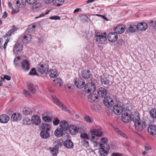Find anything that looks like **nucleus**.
Returning <instances> with one entry per match:
<instances>
[{"label":"nucleus","instance_id":"nucleus-1","mask_svg":"<svg viewBox=\"0 0 156 156\" xmlns=\"http://www.w3.org/2000/svg\"><path fill=\"white\" fill-rule=\"evenodd\" d=\"M41 127L42 130L40 133L41 136L44 139H47L50 136L49 131L50 129V126L46 124H43Z\"/></svg>","mask_w":156,"mask_h":156},{"label":"nucleus","instance_id":"nucleus-2","mask_svg":"<svg viewBox=\"0 0 156 156\" xmlns=\"http://www.w3.org/2000/svg\"><path fill=\"white\" fill-rule=\"evenodd\" d=\"M96 35L95 38L96 42L99 44H102L105 42L107 40L106 34L105 33L103 34L101 32H95Z\"/></svg>","mask_w":156,"mask_h":156},{"label":"nucleus","instance_id":"nucleus-3","mask_svg":"<svg viewBox=\"0 0 156 156\" xmlns=\"http://www.w3.org/2000/svg\"><path fill=\"white\" fill-rule=\"evenodd\" d=\"M91 139L95 140H98V137L103 135V133L100 129H93L90 131Z\"/></svg>","mask_w":156,"mask_h":156},{"label":"nucleus","instance_id":"nucleus-4","mask_svg":"<svg viewBox=\"0 0 156 156\" xmlns=\"http://www.w3.org/2000/svg\"><path fill=\"white\" fill-rule=\"evenodd\" d=\"M84 90L87 93H93L96 90V87L93 83H88L85 85Z\"/></svg>","mask_w":156,"mask_h":156},{"label":"nucleus","instance_id":"nucleus-5","mask_svg":"<svg viewBox=\"0 0 156 156\" xmlns=\"http://www.w3.org/2000/svg\"><path fill=\"white\" fill-rule=\"evenodd\" d=\"M134 125L136 129L138 131L143 130L145 127V122L141 120L135 122Z\"/></svg>","mask_w":156,"mask_h":156},{"label":"nucleus","instance_id":"nucleus-6","mask_svg":"<svg viewBox=\"0 0 156 156\" xmlns=\"http://www.w3.org/2000/svg\"><path fill=\"white\" fill-rule=\"evenodd\" d=\"M23 48V47L22 44L16 43L14 46L13 52L15 54L17 55L22 51Z\"/></svg>","mask_w":156,"mask_h":156},{"label":"nucleus","instance_id":"nucleus-7","mask_svg":"<svg viewBox=\"0 0 156 156\" xmlns=\"http://www.w3.org/2000/svg\"><path fill=\"white\" fill-rule=\"evenodd\" d=\"M51 97L54 103L58 106L63 110H67L65 105H63L60 101L55 96H51Z\"/></svg>","mask_w":156,"mask_h":156},{"label":"nucleus","instance_id":"nucleus-8","mask_svg":"<svg viewBox=\"0 0 156 156\" xmlns=\"http://www.w3.org/2000/svg\"><path fill=\"white\" fill-rule=\"evenodd\" d=\"M123 110V107L120 105H115L113 108V110L114 113L116 115L121 114Z\"/></svg>","mask_w":156,"mask_h":156},{"label":"nucleus","instance_id":"nucleus-9","mask_svg":"<svg viewBox=\"0 0 156 156\" xmlns=\"http://www.w3.org/2000/svg\"><path fill=\"white\" fill-rule=\"evenodd\" d=\"M48 67L45 65L40 63L38 66V71L41 74H46L48 72Z\"/></svg>","mask_w":156,"mask_h":156},{"label":"nucleus","instance_id":"nucleus-10","mask_svg":"<svg viewBox=\"0 0 156 156\" xmlns=\"http://www.w3.org/2000/svg\"><path fill=\"white\" fill-rule=\"evenodd\" d=\"M75 84L76 87L79 88H81L84 86L85 82L83 81L82 78L79 77L75 80Z\"/></svg>","mask_w":156,"mask_h":156},{"label":"nucleus","instance_id":"nucleus-11","mask_svg":"<svg viewBox=\"0 0 156 156\" xmlns=\"http://www.w3.org/2000/svg\"><path fill=\"white\" fill-rule=\"evenodd\" d=\"M103 101L104 105L107 107L112 106L113 104V100L110 96L106 97L104 98Z\"/></svg>","mask_w":156,"mask_h":156},{"label":"nucleus","instance_id":"nucleus-12","mask_svg":"<svg viewBox=\"0 0 156 156\" xmlns=\"http://www.w3.org/2000/svg\"><path fill=\"white\" fill-rule=\"evenodd\" d=\"M22 69L24 70H28L30 69V64L28 60L23 59L21 63Z\"/></svg>","mask_w":156,"mask_h":156},{"label":"nucleus","instance_id":"nucleus-13","mask_svg":"<svg viewBox=\"0 0 156 156\" xmlns=\"http://www.w3.org/2000/svg\"><path fill=\"white\" fill-rule=\"evenodd\" d=\"M31 120L32 124L36 126L40 124L41 122L40 117L37 115H34L32 116Z\"/></svg>","mask_w":156,"mask_h":156},{"label":"nucleus","instance_id":"nucleus-14","mask_svg":"<svg viewBox=\"0 0 156 156\" xmlns=\"http://www.w3.org/2000/svg\"><path fill=\"white\" fill-rule=\"evenodd\" d=\"M125 30V27L123 25L117 26L114 29L116 33L122 34L124 33Z\"/></svg>","mask_w":156,"mask_h":156},{"label":"nucleus","instance_id":"nucleus-15","mask_svg":"<svg viewBox=\"0 0 156 156\" xmlns=\"http://www.w3.org/2000/svg\"><path fill=\"white\" fill-rule=\"evenodd\" d=\"M130 115L127 113H124L121 115V119L124 123H128L131 120Z\"/></svg>","mask_w":156,"mask_h":156},{"label":"nucleus","instance_id":"nucleus-16","mask_svg":"<svg viewBox=\"0 0 156 156\" xmlns=\"http://www.w3.org/2000/svg\"><path fill=\"white\" fill-rule=\"evenodd\" d=\"M137 30L144 31L148 28L147 24L144 22H141L139 23L136 26Z\"/></svg>","mask_w":156,"mask_h":156},{"label":"nucleus","instance_id":"nucleus-17","mask_svg":"<svg viewBox=\"0 0 156 156\" xmlns=\"http://www.w3.org/2000/svg\"><path fill=\"white\" fill-rule=\"evenodd\" d=\"M108 40L112 42L116 41L118 38V35L116 33L112 32L109 33L108 35Z\"/></svg>","mask_w":156,"mask_h":156},{"label":"nucleus","instance_id":"nucleus-18","mask_svg":"<svg viewBox=\"0 0 156 156\" xmlns=\"http://www.w3.org/2000/svg\"><path fill=\"white\" fill-rule=\"evenodd\" d=\"M98 95L100 97H105L106 96L107 91L106 90L104 87H100L97 90Z\"/></svg>","mask_w":156,"mask_h":156},{"label":"nucleus","instance_id":"nucleus-19","mask_svg":"<svg viewBox=\"0 0 156 156\" xmlns=\"http://www.w3.org/2000/svg\"><path fill=\"white\" fill-rule=\"evenodd\" d=\"M59 126L61 129L64 131L67 130L69 128V124L66 121L63 120L59 123Z\"/></svg>","mask_w":156,"mask_h":156},{"label":"nucleus","instance_id":"nucleus-20","mask_svg":"<svg viewBox=\"0 0 156 156\" xmlns=\"http://www.w3.org/2000/svg\"><path fill=\"white\" fill-rule=\"evenodd\" d=\"M11 119L13 122H17L20 121L22 119V117L20 113H14L12 115Z\"/></svg>","mask_w":156,"mask_h":156},{"label":"nucleus","instance_id":"nucleus-21","mask_svg":"<svg viewBox=\"0 0 156 156\" xmlns=\"http://www.w3.org/2000/svg\"><path fill=\"white\" fill-rule=\"evenodd\" d=\"M98 98L97 95L94 94H91L88 97V100L89 102L91 103L95 102Z\"/></svg>","mask_w":156,"mask_h":156},{"label":"nucleus","instance_id":"nucleus-22","mask_svg":"<svg viewBox=\"0 0 156 156\" xmlns=\"http://www.w3.org/2000/svg\"><path fill=\"white\" fill-rule=\"evenodd\" d=\"M27 86L28 89L31 93L33 94L35 93L36 90V86L29 83L27 84Z\"/></svg>","mask_w":156,"mask_h":156},{"label":"nucleus","instance_id":"nucleus-23","mask_svg":"<svg viewBox=\"0 0 156 156\" xmlns=\"http://www.w3.org/2000/svg\"><path fill=\"white\" fill-rule=\"evenodd\" d=\"M148 133L151 135L156 134V126L154 125L149 126L148 128Z\"/></svg>","mask_w":156,"mask_h":156},{"label":"nucleus","instance_id":"nucleus-24","mask_svg":"<svg viewBox=\"0 0 156 156\" xmlns=\"http://www.w3.org/2000/svg\"><path fill=\"white\" fill-rule=\"evenodd\" d=\"M9 120V117L6 115H2L0 116V122L2 123H6Z\"/></svg>","mask_w":156,"mask_h":156},{"label":"nucleus","instance_id":"nucleus-25","mask_svg":"<svg viewBox=\"0 0 156 156\" xmlns=\"http://www.w3.org/2000/svg\"><path fill=\"white\" fill-rule=\"evenodd\" d=\"M31 37L30 34H26L23 36L22 41L23 43H27L31 41Z\"/></svg>","mask_w":156,"mask_h":156},{"label":"nucleus","instance_id":"nucleus-26","mask_svg":"<svg viewBox=\"0 0 156 156\" xmlns=\"http://www.w3.org/2000/svg\"><path fill=\"white\" fill-rule=\"evenodd\" d=\"M27 2L26 0H17L16 5L18 8H23L26 5Z\"/></svg>","mask_w":156,"mask_h":156},{"label":"nucleus","instance_id":"nucleus-27","mask_svg":"<svg viewBox=\"0 0 156 156\" xmlns=\"http://www.w3.org/2000/svg\"><path fill=\"white\" fill-rule=\"evenodd\" d=\"M64 0H54L53 5L55 7H60L64 4Z\"/></svg>","mask_w":156,"mask_h":156},{"label":"nucleus","instance_id":"nucleus-28","mask_svg":"<svg viewBox=\"0 0 156 156\" xmlns=\"http://www.w3.org/2000/svg\"><path fill=\"white\" fill-rule=\"evenodd\" d=\"M131 118V120L136 122L140 120L139 115L138 112H135L131 113L130 115Z\"/></svg>","mask_w":156,"mask_h":156},{"label":"nucleus","instance_id":"nucleus-29","mask_svg":"<svg viewBox=\"0 0 156 156\" xmlns=\"http://www.w3.org/2000/svg\"><path fill=\"white\" fill-rule=\"evenodd\" d=\"M48 73L50 76L52 78L56 77L58 76L57 71L55 69H50L48 71Z\"/></svg>","mask_w":156,"mask_h":156},{"label":"nucleus","instance_id":"nucleus-30","mask_svg":"<svg viewBox=\"0 0 156 156\" xmlns=\"http://www.w3.org/2000/svg\"><path fill=\"white\" fill-rule=\"evenodd\" d=\"M64 145L66 147L68 148H72L73 146V143L70 140H65Z\"/></svg>","mask_w":156,"mask_h":156},{"label":"nucleus","instance_id":"nucleus-31","mask_svg":"<svg viewBox=\"0 0 156 156\" xmlns=\"http://www.w3.org/2000/svg\"><path fill=\"white\" fill-rule=\"evenodd\" d=\"M69 129L70 133L73 135L76 134L78 131L77 127L74 125L70 126Z\"/></svg>","mask_w":156,"mask_h":156},{"label":"nucleus","instance_id":"nucleus-32","mask_svg":"<svg viewBox=\"0 0 156 156\" xmlns=\"http://www.w3.org/2000/svg\"><path fill=\"white\" fill-rule=\"evenodd\" d=\"M17 29L16 27H15L14 26H13L12 28L4 36V38H6L7 36H9L16 32Z\"/></svg>","mask_w":156,"mask_h":156},{"label":"nucleus","instance_id":"nucleus-33","mask_svg":"<svg viewBox=\"0 0 156 156\" xmlns=\"http://www.w3.org/2000/svg\"><path fill=\"white\" fill-rule=\"evenodd\" d=\"M53 83L56 86H60L62 85V81L60 78H58L53 80Z\"/></svg>","mask_w":156,"mask_h":156},{"label":"nucleus","instance_id":"nucleus-34","mask_svg":"<svg viewBox=\"0 0 156 156\" xmlns=\"http://www.w3.org/2000/svg\"><path fill=\"white\" fill-rule=\"evenodd\" d=\"M62 129H56L55 131L54 134L55 136L57 137H61L63 134V132Z\"/></svg>","mask_w":156,"mask_h":156},{"label":"nucleus","instance_id":"nucleus-35","mask_svg":"<svg viewBox=\"0 0 156 156\" xmlns=\"http://www.w3.org/2000/svg\"><path fill=\"white\" fill-rule=\"evenodd\" d=\"M101 80L103 85H107L109 84V81L107 77H102Z\"/></svg>","mask_w":156,"mask_h":156},{"label":"nucleus","instance_id":"nucleus-36","mask_svg":"<svg viewBox=\"0 0 156 156\" xmlns=\"http://www.w3.org/2000/svg\"><path fill=\"white\" fill-rule=\"evenodd\" d=\"M23 58L22 56H18L16 58L14 59V63L16 65H19L20 63L23 60Z\"/></svg>","mask_w":156,"mask_h":156},{"label":"nucleus","instance_id":"nucleus-37","mask_svg":"<svg viewBox=\"0 0 156 156\" xmlns=\"http://www.w3.org/2000/svg\"><path fill=\"white\" fill-rule=\"evenodd\" d=\"M82 76L85 79H88L90 76V74L88 71L85 70L82 73Z\"/></svg>","mask_w":156,"mask_h":156},{"label":"nucleus","instance_id":"nucleus-38","mask_svg":"<svg viewBox=\"0 0 156 156\" xmlns=\"http://www.w3.org/2000/svg\"><path fill=\"white\" fill-rule=\"evenodd\" d=\"M101 142L100 143V146L101 147V148H103V147H105V145L106 144L107 140L106 138L102 137L101 138Z\"/></svg>","mask_w":156,"mask_h":156},{"label":"nucleus","instance_id":"nucleus-39","mask_svg":"<svg viewBox=\"0 0 156 156\" xmlns=\"http://www.w3.org/2000/svg\"><path fill=\"white\" fill-rule=\"evenodd\" d=\"M63 142L62 140H58L54 142V144L56 148H58L61 147L62 144Z\"/></svg>","mask_w":156,"mask_h":156},{"label":"nucleus","instance_id":"nucleus-40","mask_svg":"<svg viewBox=\"0 0 156 156\" xmlns=\"http://www.w3.org/2000/svg\"><path fill=\"white\" fill-rule=\"evenodd\" d=\"M137 30L136 26L133 25L130 26L128 28V31L131 33L134 32Z\"/></svg>","mask_w":156,"mask_h":156},{"label":"nucleus","instance_id":"nucleus-41","mask_svg":"<svg viewBox=\"0 0 156 156\" xmlns=\"http://www.w3.org/2000/svg\"><path fill=\"white\" fill-rule=\"evenodd\" d=\"M99 151L101 156H105L107 154V151L104 148H99Z\"/></svg>","mask_w":156,"mask_h":156},{"label":"nucleus","instance_id":"nucleus-42","mask_svg":"<svg viewBox=\"0 0 156 156\" xmlns=\"http://www.w3.org/2000/svg\"><path fill=\"white\" fill-rule=\"evenodd\" d=\"M87 140L82 139L81 141V143L82 146L87 148L89 147V143Z\"/></svg>","mask_w":156,"mask_h":156},{"label":"nucleus","instance_id":"nucleus-43","mask_svg":"<svg viewBox=\"0 0 156 156\" xmlns=\"http://www.w3.org/2000/svg\"><path fill=\"white\" fill-rule=\"evenodd\" d=\"M80 137L82 139L88 140L90 136L85 133H82L80 135Z\"/></svg>","mask_w":156,"mask_h":156},{"label":"nucleus","instance_id":"nucleus-44","mask_svg":"<svg viewBox=\"0 0 156 156\" xmlns=\"http://www.w3.org/2000/svg\"><path fill=\"white\" fill-rule=\"evenodd\" d=\"M49 150L52 154L54 155H56L58 152V150L56 147H50Z\"/></svg>","mask_w":156,"mask_h":156},{"label":"nucleus","instance_id":"nucleus-45","mask_svg":"<svg viewBox=\"0 0 156 156\" xmlns=\"http://www.w3.org/2000/svg\"><path fill=\"white\" fill-rule=\"evenodd\" d=\"M116 132L119 135L122 136L124 138L127 139L128 138L125 134L120 131L118 128H116L115 129Z\"/></svg>","mask_w":156,"mask_h":156},{"label":"nucleus","instance_id":"nucleus-46","mask_svg":"<svg viewBox=\"0 0 156 156\" xmlns=\"http://www.w3.org/2000/svg\"><path fill=\"white\" fill-rule=\"evenodd\" d=\"M36 26L35 24L33 23L30 24L28 26V30L29 32L33 31L35 30Z\"/></svg>","mask_w":156,"mask_h":156},{"label":"nucleus","instance_id":"nucleus-47","mask_svg":"<svg viewBox=\"0 0 156 156\" xmlns=\"http://www.w3.org/2000/svg\"><path fill=\"white\" fill-rule=\"evenodd\" d=\"M150 114L153 118H156V109H153L150 112Z\"/></svg>","mask_w":156,"mask_h":156},{"label":"nucleus","instance_id":"nucleus-48","mask_svg":"<svg viewBox=\"0 0 156 156\" xmlns=\"http://www.w3.org/2000/svg\"><path fill=\"white\" fill-rule=\"evenodd\" d=\"M150 25L153 27L154 30L156 31V19L151 21Z\"/></svg>","mask_w":156,"mask_h":156},{"label":"nucleus","instance_id":"nucleus-49","mask_svg":"<svg viewBox=\"0 0 156 156\" xmlns=\"http://www.w3.org/2000/svg\"><path fill=\"white\" fill-rule=\"evenodd\" d=\"M32 112L30 109L29 108H25L23 111V113L26 115H28L31 114Z\"/></svg>","mask_w":156,"mask_h":156},{"label":"nucleus","instance_id":"nucleus-50","mask_svg":"<svg viewBox=\"0 0 156 156\" xmlns=\"http://www.w3.org/2000/svg\"><path fill=\"white\" fill-rule=\"evenodd\" d=\"M43 120L45 122H50L52 121V120L51 118L48 116H45L42 118Z\"/></svg>","mask_w":156,"mask_h":156},{"label":"nucleus","instance_id":"nucleus-51","mask_svg":"<svg viewBox=\"0 0 156 156\" xmlns=\"http://www.w3.org/2000/svg\"><path fill=\"white\" fill-rule=\"evenodd\" d=\"M41 4L40 3L38 2L36 3L34 5L33 8L35 10H38V9L41 8Z\"/></svg>","mask_w":156,"mask_h":156},{"label":"nucleus","instance_id":"nucleus-52","mask_svg":"<svg viewBox=\"0 0 156 156\" xmlns=\"http://www.w3.org/2000/svg\"><path fill=\"white\" fill-rule=\"evenodd\" d=\"M29 74L33 76L37 75L35 69L34 68H32L29 73Z\"/></svg>","mask_w":156,"mask_h":156},{"label":"nucleus","instance_id":"nucleus-53","mask_svg":"<svg viewBox=\"0 0 156 156\" xmlns=\"http://www.w3.org/2000/svg\"><path fill=\"white\" fill-rule=\"evenodd\" d=\"M1 79L2 81L4 82L5 79H6L7 80H10L11 79V78L10 76L8 75H3V77H2V75L1 76Z\"/></svg>","mask_w":156,"mask_h":156},{"label":"nucleus","instance_id":"nucleus-54","mask_svg":"<svg viewBox=\"0 0 156 156\" xmlns=\"http://www.w3.org/2000/svg\"><path fill=\"white\" fill-rule=\"evenodd\" d=\"M85 119L86 121L89 123H91L93 121V119L92 118L88 116H85Z\"/></svg>","mask_w":156,"mask_h":156},{"label":"nucleus","instance_id":"nucleus-55","mask_svg":"<svg viewBox=\"0 0 156 156\" xmlns=\"http://www.w3.org/2000/svg\"><path fill=\"white\" fill-rule=\"evenodd\" d=\"M92 108L96 111H97L100 109V106L98 104H96L93 105Z\"/></svg>","mask_w":156,"mask_h":156},{"label":"nucleus","instance_id":"nucleus-56","mask_svg":"<svg viewBox=\"0 0 156 156\" xmlns=\"http://www.w3.org/2000/svg\"><path fill=\"white\" fill-rule=\"evenodd\" d=\"M59 122V119L57 118H55L53 121V125L55 126H57L58 124L59 123H60Z\"/></svg>","mask_w":156,"mask_h":156},{"label":"nucleus","instance_id":"nucleus-57","mask_svg":"<svg viewBox=\"0 0 156 156\" xmlns=\"http://www.w3.org/2000/svg\"><path fill=\"white\" fill-rule=\"evenodd\" d=\"M73 87V85L71 84H69L66 86V88L67 89H68V90L69 91H71Z\"/></svg>","mask_w":156,"mask_h":156},{"label":"nucleus","instance_id":"nucleus-58","mask_svg":"<svg viewBox=\"0 0 156 156\" xmlns=\"http://www.w3.org/2000/svg\"><path fill=\"white\" fill-rule=\"evenodd\" d=\"M50 11H48L46 12L45 13H42L39 15L38 16H37L35 17V18H40L48 14L50 12Z\"/></svg>","mask_w":156,"mask_h":156},{"label":"nucleus","instance_id":"nucleus-59","mask_svg":"<svg viewBox=\"0 0 156 156\" xmlns=\"http://www.w3.org/2000/svg\"><path fill=\"white\" fill-rule=\"evenodd\" d=\"M23 93L24 95L27 97H29L30 96V93L26 90H24L23 91Z\"/></svg>","mask_w":156,"mask_h":156},{"label":"nucleus","instance_id":"nucleus-60","mask_svg":"<svg viewBox=\"0 0 156 156\" xmlns=\"http://www.w3.org/2000/svg\"><path fill=\"white\" fill-rule=\"evenodd\" d=\"M49 19L52 20H59L60 19V18L58 16H53L50 17Z\"/></svg>","mask_w":156,"mask_h":156},{"label":"nucleus","instance_id":"nucleus-61","mask_svg":"<svg viewBox=\"0 0 156 156\" xmlns=\"http://www.w3.org/2000/svg\"><path fill=\"white\" fill-rule=\"evenodd\" d=\"M19 11V9L18 8L12 9L11 11L12 14H15L18 13Z\"/></svg>","mask_w":156,"mask_h":156},{"label":"nucleus","instance_id":"nucleus-62","mask_svg":"<svg viewBox=\"0 0 156 156\" xmlns=\"http://www.w3.org/2000/svg\"><path fill=\"white\" fill-rule=\"evenodd\" d=\"M144 149L148 151L151 150V147L150 145L146 144L144 146Z\"/></svg>","mask_w":156,"mask_h":156},{"label":"nucleus","instance_id":"nucleus-63","mask_svg":"<svg viewBox=\"0 0 156 156\" xmlns=\"http://www.w3.org/2000/svg\"><path fill=\"white\" fill-rule=\"evenodd\" d=\"M27 3L29 4L32 5L36 2L37 0H26Z\"/></svg>","mask_w":156,"mask_h":156},{"label":"nucleus","instance_id":"nucleus-64","mask_svg":"<svg viewBox=\"0 0 156 156\" xmlns=\"http://www.w3.org/2000/svg\"><path fill=\"white\" fill-rule=\"evenodd\" d=\"M54 0H44V2L46 4H48L52 3L53 4V2Z\"/></svg>","mask_w":156,"mask_h":156}]
</instances>
